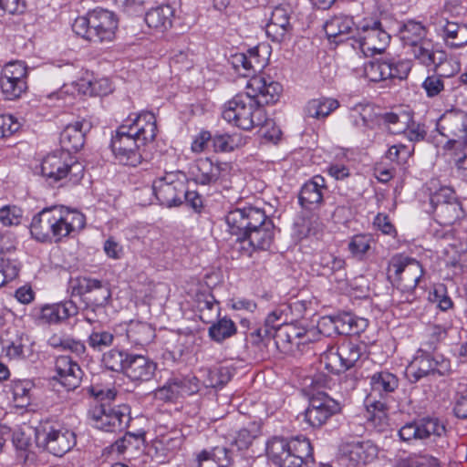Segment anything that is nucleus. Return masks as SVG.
I'll return each mask as SVG.
<instances>
[{
    "label": "nucleus",
    "instance_id": "c85d7f7f",
    "mask_svg": "<svg viewBox=\"0 0 467 467\" xmlns=\"http://www.w3.org/2000/svg\"><path fill=\"white\" fill-rule=\"evenodd\" d=\"M157 364L143 355L130 354L124 374L134 382L150 380L156 372Z\"/></svg>",
    "mask_w": 467,
    "mask_h": 467
},
{
    "label": "nucleus",
    "instance_id": "ddd939ff",
    "mask_svg": "<svg viewBox=\"0 0 467 467\" xmlns=\"http://www.w3.org/2000/svg\"><path fill=\"white\" fill-rule=\"evenodd\" d=\"M412 64L409 59L384 57L370 60L364 65V76L369 81L379 82L386 79H405Z\"/></svg>",
    "mask_w": 467,
    "mask_h": 467
},
{
    "label": "nucleus",
    "instance_id": "e433bc0d",
    "mask_svg": "<svg viewBox=\"0 0 467 467\" xmlns=\"http://www.w3.org/2000/svg\"><path fill=\"white\" fill-rule=\"evenodd\" d=\"M195 307L200 313V318L204 323H210L214 316L219 315V302L209 291H200L195 294Z\"/></svg>",
    "mask_w": 467,
    "mask_h": 467
},
{
    "label": "nucleus",
    "instance_id": "69168bd1",
    "mask_svg": "<svg viewBox=\"0 0 467 467\" xmlns=\"http://www.w3.org/2000/svg\"><path fill=\"white\" fill-rule=\"evenodd\" d=\"M88 392L99 404L109 403L116 399L117 389L115 388H102L100 386H90Z\"/></svg>",
    "mask_w": 467,
    "mask_h": 467
},
{
    "label": "nucleus",
    "instance_id": "f03ea898",
    "mask_svg": "<svg viewBox=\"0 0 467 467\" xmlns=\"http://www.w3.org/2000/svg\"><path fill=\"white\" fill-rule=\"evenodd\" d=\"M157 124L153 113L146 111L129 117L111 138L110 148L115 159L123 165L136 167L141 163L140 148L156 137Z\"/></svg>",
    "mask_w": 467,
    "mask_h": 467
},
{
    "label": "nucleus",
    "instance_id": "e2e57ef3",
    "mask_svg": "<svg viewBox=\"0 0 467 467\" xmlns=\"http://www.w3.org/2000/svg\"><path fill=\"white\" fill-rule=\"evenodd\" d=\"M156 396L162 400L171 401L181 397L180 390L178 388V383L175 380V378L172 377L168 379V381L156 391Z\"/></svg>",
    "mask_w": 467,
    "mask_h": 467
},
{
    "label": "nucleus",
    "instance_id": "2eb2a0df",
    "mask_svg": "<svg viewBox=\"0 0 467 467\" xmlns=\"http://www.w3.org/2000/svg\"><path fill=\"white\" fill-rule=\"evenodd\" d=\"M351 39V46L354 48L358 45L365 56H372L385 50L390 41V35L385 31L379 21H365L358 29V36Z\"/></svg>",
    "mask_w": 467,
    "mask_h": 467
},
{
    "label": "nucleus",
    "instance_id": "473e14b6",
    "mask_svg": "<svg viewBox=\"0 0 467 467\" xmlns=\"http://www.w3.org/2000/svg\"><path fill=\"white\" fill-rule=\"evenodd\" d=\"M77 314V305L73 301L67 300L59 304L43 306L39 317L46 323L57 324Z\"/></svg>",
    "mask_w": 467,
    "mask_h": 467
},
{
    "label": "nucleus",
    "instance_id": "1a4fd4ad",
    "mask_svg": "<svg viewBox=\"0 0 467 467\" xmlns=\"http://www.w3.org/2000/svg\"><path fill=\"white\" fill-rule=\"evenodd\" d=\"M434 220L441 226H451L466 217V213L455 191L441 186L430 195Z\"/></svg>",
    "mask_w": 467,
    "mask_h": 467
},
{
    "label": "nucleus",
    "instance_id": "13d9d810",
    "mask_svg": "<svg viewBox=\"0 0 467 467\" xmlns=\"http://www.w3.org/2000/svg\"><path fill=\"white\" fill-rule=\"evenodd\" d=\"M402 133L410 141L419 142L425 140L427 129L424 124L414 121L410 117V120L407 122V127L402 130Z\"/></svg>",
    "mask_w": 467,
    "mask_h": 467
},
{
    "label": "nucleus",
    "instance_id": "a19ab883",
    "mask_svg": "<svg viewBox=\"0 0 467 467\" xmlns=\"http://www.w3.org/2000/svg\"><path fill=\"white\" fill-rule=\"evenodd\" d=\"M400 35L404 45L410 47L427 39V29L421 23L410 20L403 25Z\"/></svg>",
    "mask_w": 467,
    "mask_h": 467
},
{
    "label": "nucleus",
    "instance_id": "9b49d317",
    "mask_svg": "<svg viewBox=\"0 0 467 467\" xmlns=\"http://www.w3.org/2000/svg\"><path fill=\"white\" fill-rule=\"evenodd\" d=\"M36 442L56 456H63L76 444L75 433L54 423H41L35 429Z\"/></svg>",
    "mask_w": 467,
    "mask_h": 467
},
{
    "label": "nucleus",
    "instance_id": "052dcab7",
    "mask_svg": "<svg viewBox=\"0 0 467 467\" xmlns=\"http://www.w3.org/2000/svg\"><path fill=\"white\" fill-rule=\"evenodd\" d=\"M235 135L219 134L213 138V145L215 151L229 152L239 146Z\"/></svg>",
    "mask_w": 467,
    "mask_h": 467
},
{
    "label": "nucleus",
    "instance_id": "f704fd0d",
    "mask_svg": "<svg viewBox=\"0 0 467 467\" xmlns=\"http://www.w3.org/2000/svg\"><path fill=\"white\" fill-rule=\"evenodd\" d=\"M126 335L131 344L145 346L155 337V329L147 322L131 320L128 324Z\"/></svg>",
    "mask_w": 467,
    "mask_h": 467
},
{
    "label": "nucleus",
    "instance_id": "a18cd8bd",
    "mask_svg": "<svg viewBox=\"0 0 467 467\" xmlns=\"http://www.w3.org/2000/svg\"><path fill=\"white\" fill-rule=\"evenodd\" d=\"M115 339V336L109 330H105L100 326H94L89 333L87 343L90 348L95 351H102L110 347Z\"/></svg>",
    "mask_w": 467,
    "mask_h": 467
},
{
    "label": "nucleus",
    "instance_id": "72a5a7b5",
    "mask_svg": "<svg viewBox=\"0 0 467 467\" xmlns=\"http://www.w3.org/2000/svg\"><path fill=\"white\" fill-rule=\"evenodd\" d=\"M175 9L170 5H161L150 9L145 14V22L149 27L164 32L171 27Z\"/></svg>",
    "mask_w": 467,
    "mask_h": 467
},
{
    "label": "nucleus",
    "instance_id": "37998d69",
    "mask_svg": "<svg viewBox=\"0 0 467 467\" xmlns=\"http://www.w3.org/2000/svg\"><path fill=\"white\" fill-rule=\"evenodd\" d=\"M447 44L451 47L459 48L467 45V26L447 21L443 26Z\"/></svg>",
    "mask_w": 467,
    "mask_h": 467
},
{
    "label": "nucleus",
    "instance_id": "20e7f679",
    "mask_svg": "<svg viewBox=\"0 0 467 467\" xmlns=\"http://www.w3.org/2000/svg\"><path fill=\"white\" fill-rule=\"evenodd\" d=\"M269 460L278 467H302L313 462V448L306 437H274L266 444Z\"/></svg>",
    "mask_w": 467,
    "mask_h": 467
},
{
    "label": "nucleus",
    "instance_id": "5fc2aeb1",
    "mask_svg": "<svg viewBox=\"0 0 467 467\" xmlns=\"http://www.w3.org/2000/svg\"><path fill=\"white\" fill-rule=\"evenodd\" d=\"M32 383L26 380L15 381L12 385L13 399L17 407L24 408L30 403Z\"/></svg>",
    "mask_w": 467,
    "mask_h": 467
},
{
    "label": "nucleus",
    "instance_id": "4d7b16f0",
    "mask_svg": "<svg viewBox=\"0 0 467 467\" xmlns=\"http://www.w3.org/2000/svg\"><path fill=\"white\" fill-rule=\"evenodd\" d=\"M400 467H440L439 460L429 454L415 455L400 462Z\"/></svg>",
    "mask_w": 467,
    "mask_h": 467
},
{
    "label": "nucleus",
    "instance_id": "a211bd4d",
    "mask_svg": "<svg viewBox=\"0 0 467 467\" xmlns=\"http://www.w3.org/2000/svg\"><path fill=\"white\" fill-rule=\"evenodd\" d=\"M27 67L22 61L6 64L0 73V88L8 100L21 97L27 89Z\"/></svg>",
    "mask_w": 467,
    "mask_h": 467
},
{
    "label": "nucleus",
    "instance_id": "aec40b11",
    "mask_svg": "<svg viewBox=\"0 0 467 467\" xmlns=\"http://www.w3.org/2000/svg\"><path fill=\"white\" fill-rule=\"evenodd\" d=\"M445 432L446 428L439 419L427 417L403 425L399 431V436L401 441L410 442L441 437Z\"/></svg>",
    "mask_w": 467,
    "mask_h": 467
},
{
    "label": "nucleus",
    "instance_id": "de8ad7c7",
    "mask_svg": "<svg viewBox=\"0 0 467 467\" xmlns=\"http://www.w3.org/2000/svg\"><path fill=\"white\" fill-rule=\"evenodd\" d=\"M409 120H410V115L405 112L400 114L386 112L379 116V121L393 134L402 133Z\"/></svg>",
    "mask_w": 467,
    "mask_h": 467
},
{
    "label": "nucleus",
    "instance_id": "c756f323",
    "mask_svg": "<svg viewBox=\"0 0 467 467\" xmlns=\"http://www.w3.org/2000/svg\"><path fill=\"white\" fill-rule=\"evenodd\" d=\"M221 171V165L214 164L209 158H201L190 168V175L196 184L213 185L219 180Z\"/></svg>",
    "mask_w": 467,
    "mask_h": 467
},
{
    "label": "nucleus",
    "instance_id": "bb28decb",
    "mask_svg": "<svg viewBox=\"0 0 467 467\" xmlns=\"http://www.w3.org/2000/svg\"><path fill=\"white\" fill-rule=\"evenodd\" d=\"M320 325L331 327L338 335H358L367 327L368 321L349 313H343L322 318Z\"/></svg>",
    "mask_w": 467,
    "mask_h": 467
},
{
    "label": "nucleus",
    "instance_id": "3c124183",
    "mask_svg": "<svg viewBox=\"0 0 467 467\" xmlns=\"http://www.w3.org/2000/svg\"><path fill=\"white\" fill-rule=\"evenodd\" d=\"M320 265L336 275V281L344 282L346 280L345 260L343 258L337 257L332 254H325L320 258Z\"/></svg>",
    "mask_w": 467,
    "mask_h": 467
},
{
    "label": "nucleus",
    "instance_id": "39448f33",
    "mask_svg": "<svg viewBox=\"0 0 467 467\" xmlns=\"http://www.w3.org/2000/svg\"><path fill=\"white\" fill-rule=\"evenodd\" d=\"M400 380L396 374L380 370L369 377L370 391L365 399L369 420L384 427L388 425L387 399L399 388Z\"/></svg>",
    "mask_w": 467,
    "mask_h": 467
},
{
    "label": "nucleus",
    "instance_id": "603ef678",
    "mask_svg": "<svg viewBox=\"0 0 467 467\" xmlns=\"http://www.w3.org/2000/svg\"><path fill=\"white\" fill-rule=\"evenodd\" d=\"M374 239L371 234H359L354 235L348 243V250L358 259H363L365 254L371 249Z\"/></svg>",
    "mask_w": 467,
    "mask_h": 467
},
{
    "label": "nucleus",
    "instance_id": "774afa93",
    "mask_svg": "<svg viewBox=\"0 0 467 467\" xmlns=\"http://www.w3.org/2000/svg\"><path fill=\"white\" fill-rule=\"evenodd\" d=\"M88 87L84 91L94 96H105L112 91L111 83L108 78H99L88 81Z\"/></svg>",
    "mask_w": 467,
    "mask_h": 467
},
{
    "label": "nucleus",
    "instance_id": "cd10ccee",
    "mask_svg": "<svg viewBox=\"0 0 467 467\" xmlns=\"http://www.w3.org/2000/svg\"><path fill=\"white\" fill-rule=\"evenodd\" d=\"M327 190L324 177L316 175L301 187L299 203L305 209L315 210L322 204Z\"/></svg>",
    "mask_w": 467,
    "mask_h": 467
},
{
    "label": "nucleus",
    "instance_id": "c9c22d12",
    "mask_svg": "<svg viewBox=\"0 0 467 467\" xmlns=\"http://www.w3.org/2000/svg\"><path fill=\"white\" fill-rule=\"evenodd\" d=\"M339 107L337 99L318 98L310 99L304 108L306 118L316 119H325Z\"/></svg>",
    "mask_w": 467,
    "mask_h": 467
},
{
    "label": "nucleus",
    "instance_id": "bf43d9fd",
    "mask_svg": "<svg viewBox=\"0 0 467 467\" xmlns=\"http://www.w3.org/2000/svg\"><path fill=\"white\" fill-rule=\"evenodd\" d=\"M178 383L181 397L195 394L200 389L199 379L192 375L185 377H174Z\"/></svg>",
    "mask_w": 467,
    "mask_h": 467
},
{
    "label": "nucleus",
    "instance_id": "4468645a",
    "mask_svg": "<svg viewBox=\"0 0 467 467\" xmlns=\"http://www.w3.org/2000/svg\"><path fill=\"white\" fill-rule=\"evenodd\" d=\"M451 372V360L443 355H431V352L420 348L418 355L409 367V377L411 382H417L431 376H447Z\"/></svg>",
    "mask_w": 467,
    "mask_h": 467
},
{
    "label": "nucleus",
    "instance_id": "4be33fe9",
    "mask_svg": "<svg viewBox=\"0 0 467 467\" xmlns=\"http://www.w3.org/2000/svg\"><path fill=\"white\" fill-rule=\"evenodd\" d=\"M379 453L378 446L371 441H353L340 446V454L349 466L359 467L372 462Z\"/></svg>",
    "mask_w": 467,
    "mask_h": 467
},
{
    "label": "nucleus",
    "instance_id": "393cba45",
    "mask_svg": "<svg viewBox=\"0 0 467 467\" xmlns=\"http://www.w3.org/2000/svg\"><path fill=\"white\" fill-rule=\"evenodd\" d=\"M291 30L289 9L283 5L275 6L272 11L269 22L265 26L267 36L272 41L280 43L289 36Z\"/></svg>",
    "mask_w": 467,
    "mask_h": 467
},
{
    "label": "nucleus",
    "instance_id": "7ed1b4c3",
    "mask_svg": "<svg viewBox=\"0 0 467 467\" xmlns=\"http://www.w3.org/2000/svg\"><path fill=\"white\" fill-rule=\"evenodd\" d=\"M86 224L85 215L63 205L42 209L30 223V233L39 242L58 243L63 238L79 233Z\"/></svg>",
    "mask_w": 467,
    "mask_h": 467
},
{
    "label": "nucleus",
    "instance_id": "864d4df0",
    "mask_svg": "<svg viewBox=\"0 0 467 467\" xmlns=\"http://www.w3.org/2000/svg\"><path fill=\"white\" fill-rule=\"evenodd\" d=\"M320 364L331 374L344 371L337 347L327 348L320 356Z\"/></svg>",
    "mask_w": 467,
    "mask_h": 467
},
{
    "label": "nucleus",
    "instance_id": "338daca9",
    "mask_svg": "<svg viewBox=\"0 0 467 467\" xmlns=\"http://www.w3.org/2000/svg\"><path fill=\"white\" fill-rule=\"evenodd\" d=\"M410 154L411 150L408 146L399 143L389 148L386 158L392 162L400 164L405 162Z\"/></svg>",
    "mask_w": 467,
    "mask_h": 467
},
{
    "label": "nucleus",
    "instance_id": "f3484780",
    "mask_svg": "<svg viewBox=\"0 0 467 467\" xmlns=\"http://www.w3.org/2000/svg\"><path fill=\"white\" fill-rule=\"evenodd\" d=\"M438 132L448 139L444 148L451 149L455 143L467 142V113L462 110H448L437 121Z\"/></svg>",
    "mask_w": 467,
    "mask_h": 467
},
{
    "label": "nucleus",
    "instance_id": "8fccbe9b",
    "mask_svg": "<svg viewBox=\"0 0 467 467\" xmlns=\"http://www.w3.org/2000/svg\"><path fill=\"white\" fill-rule=\"evenodd\" d=\"M205 379L203 384L206 388L223 387L231 379V373L228 368L220 367L213 368H205L202 370Z\"/></svg>",
    "mask_w": 467,
    "mask_h": 467
},
{
    "label": "nucleus",
    "instance_id": "0eeeda50",
    "mask_svg": "<svg viewBox=\"0 0 467 467\" xmlns=\"http://www.w3.org/2000/svg\"><path fill=\"white\" fill-rule=\"evenodd\" d=\"M117 27L115 15L102 8H96L87 16L77 17L72 25V29L78 36L92 42L112 41Z\"/></svg>",
    "mask_w": 467,
    "mask_h": 467
},
{
    "label": "nucleus",
    "instance_id": "79ce46f5",
    "mask_svg": "<svg viewBox=\"0 0 467 467\" xmlns=\"http://www.w3.org/2000/svg\"><path fill=\"white\" fill-rule=\"evenodd\" d=\"M237 331L234 322L223 317L213 322L208 329L209 337L217 343H222L223 340L233 337Z\"/></svg>",
    "mask_w": 467,
    "mask_h": 467
},
{
    "label": "nucleus",
    "instance_id": "ea45409f",
    "mask_svg": "<svg viewBox=\"0 0 467 467\" xmlns=\"http://www.w3.org/2000/svg\"><path fill=\"white\" fill-rule=\"evenodd\" d=\"M301 337L302 333L299 329L291 325H285L274 332L273 339L281 352L287 353L293 350V345H296L297 338Z\"/></svg>",
    "mask_w": 467,
    "mask_h": 467
},
{
    "label": "nucleus",
    "instance_id": "6e6552de",
    "mask_svg": "<svg viewBox=\"0 0 467 467\" xmlns=\"http://www.w3.org/2000/svg\"><path fill=\"white\" fill-rule=\"evenodd\" d=\"M41 174L50 182L65 178L77 184L84 175V166L67 151L56 150L47 154L41 162Z\"/></svg>",
    "mask_w": 467,
    "mask_h": 467
},
{
    "label": "nucleus",
    "instance_id": "7c9ffc66",
    "mask_svg": "<svg viewBox=\"0 0 467 467\" xmlns=\"http://www.w3.org/2000/svg\"><path fill=\"white\" fill-rule=\"evenodd\" d=\"M88 124L84 121H76L75 123L68 124L60 133V146L61 151L76 152L79 150L85 142V130Z\"/></svg>",
    "mask_w": 467,
    "mask_h": 467
},
{
    "label": "nucleus",
    "instance_id": "dca6fc26",
    "mask_svg": "<svg viewBox=\"0 0 467 467\" xmlns=\"http://www.w3.org/2000/svg\"><path fill=\"white\" fill-rule=\"evenodd\" d=\"M184 188V175L180 171L168 172L156 179L152 184L153 193L160 204L167 207L182 203Z\"/></svg>",
    "mask_w": 467,
    "mask_h": 467
},
{
    "label": "nucleus",
    "instance_id": "f8f14e48",
    "mask_svg": "<svg viewBox=\"0 0 467 467\" xmlns=\"http://www.w3.org/2000/svg\"><path fill=\"white\" fill-rule=\"evenodd\" d=\"M68 289L72 296H80L87 307H90L92 311L104 307L111 297V291L107 283L86 276L70 278Z\"/></svg>",
    "mask_w": 467,
    "mask_h": 467
},
{
    "label": "nucleus",
    "instance_id": "49530a36",
    "mask_svg": "<svg viewBox=\"0 0 467 467\" xmlns=\"http://www.w3.org/2000/svg\"><path fill=\"white\" fill-rule=\"evenodd\" d=\"M447 330L440 325H429L425 330V338L421 343V349L427 352L434 351L438 345L446 338Z\"/></svg>",
    "mask_w": 467,
    "mask_h": 467
},
{
    "label": "nucleus",
    "instance_id": "6ab92c4d",
    "mask_svg": "<svg viewBox=\"0 0 467 467\" xmlns=\"http://www.w3.org/2000/svg\"><path fill=\"white\" fill-rule=\"evenodd\" d=\"M339 411L340 405L337 401L326 393H318L310 398L303 417L309 426L319 428Z\"/></svg>",
    "mask_w": 467,
    "mask_h": 467
},
{
    "label": "nucleus",
    "instance_id": "09e8293b",
    "mask_svg": "<svg viewBox=\"0 0 467 467\" xmlns=\"http://www.w3.org/2000/svg\"><path fill=\"white\" fill-rule=\"evenodd\" d=\"M130 357V354L113 348L103 355L102 362L108 369L124 373L126 370V363H128Z\"/></svg>",
    "mask_w": 467,
    "mask_h": 467
},
{
    "label": "nucleus",
    "instance_id": "b1692460",
    "mask_svg": "<svg viewBox=\"0 0 467 467\" xmlns=\"http://www.w3.org/2000/svg\"><path fill=\"white\" fill-rule=\"evenodd\" d=\"M410 52L420 64L427 67H433L435 72L452 62V60H448L446 53L437 49L434 43L429 38L410 47Z\"/></svg>",
    "mask_w": 467,
    "mask_h": 467
},
{
    "label": "nucleus",
    "instance_id": "c03bdc74",
    "mask_svg": "<svg viewBox=\"0 0 467 467\" xmlns=\"http://www.w3.org/2000/svg\"><path fill=\"white\" fill-rule=\"evenodd\" d=\"M338 352L344 371L354 367L362 355V348L356 343L344 340L338 346Z\"/></svg>",
    "mask_w": 467,
    "mask_h": 467
},
{
    "label": "nucleus",
    "instance_id": "680f3d73",
    "mask_svg": "<svg viewBox=\"0 0 467 467\" xmlns=\"http://www.w3.org/2000/svg\"><path fill=\"white\" fill-rule=\"evenodd\" d=\"M21 217V209L15 205H5L0 208V222L5 226L19 224Z\"/></svg>",
    "mask_w": 467,
    "mask_h": 467
},
{
    "label": "nucleus",
    "instance_id": "6e6d98bb",
    "mask_svg": "<svg viewBox=\"0 0 467 467\" xmlns=\"http://www.w3.org/2000/svg\"><path fill=\"white\" fill-rule=\"evenodd\" d=\"M280 306V313L283 314L285 318H286L287 325H290L300 318L306 309L305 304L298 300L291 303H283Z\"/></svg>",
    "mask_w": 467,
    "mask_h": 467
},
{
    "label": "nucleus",
    "instance_id": "a878e982",
    "mask_svg": "<svg viewBox=\"0 0 467 467\" xmlns=\"http://www.w3.org/2000/svg\"><path fill=\"white\" fill-rule=\"evenodd\" d=\"M57 380L67 389H76L81 383L83 371L79 365L68 356H59L55 363Z\"/></svg>",
    "mask_w": 467,
    "mask_h": 467
},
{
    "label": "nucleus",
    "instance_id": "0e129e2a",
    "mask_svg": "<svg viewBox=\"0 0 467 467\" xmlns=\"http://www.w3.org/2000/svg\"><path fill=\"white\" fill-rule=\"evenodd\" d=\"M260 127L259 133L266 140L276 143L282 135L281 130L275 125L273 119L266 117V120Z\"/></svg>",
    "mask_w": 467,
    "mask_h": 467
},
{
    "label": "nucleus",
    "instance_id": "423d86ee",
    "mask_svg": "<svg viewBox=\"0 0 467 467\" xmlns=\"http://www.w3.org/2000/svg\"><path fill=\"white\" fill-rule=\"evenodd\" d=\"M222 117L229 124L244 130H251L266 120L265 109L246 91L235 95L224 104Z\"/></svg>",
    "mask_w": 467,
    "mask_h": 467
},
{
    "label": "nucleus",
    "instance_id": "58836bf2",
    "mask_svg": "<svg viewBox=\"0 0 467 467\" xmlns=\"http://www.w3.org/2000/svg\"><path fill=\"white\" fill-rule=\"evenodd\" d=\"M10 359H22L31 353V341L24 333L16 334L13 339L7 340L3 348Z\"/></svg>",
    "mask_w": 467,
    "mask_h": 467
},
{
    "label": "nucleus",
    "instance_id": "5701e85b",
    "mask_svg": "<svg viewBox=\"0 0 467 467\" xmlns=\"http://www.w3.org/2000/svg\"><path fill=\"white\" fill-rule=\"evenodd\" d=\"M282 86L275 81L265 78L262 76L252 77L246 85V92L259 102L263 107L275 103L281 95Z\"/></svg>",
    "mask_w": 467,
    "mask_h": 467
},
{
    "label": "nucleus",
    "instance_id": "f257e3e1",
    "mask_svg": "<svg viewBox=\"0 0 467 467\" xmlns=\"http://www.w3.org/2000/svg\"><path fill=\"white\" fill-rule=\"evenodd\" d=\"M229 232L237 235L234 247L251 256L256 250H267L273 243L275 225L265 211L256 205L231 209L225 215Z\"/></svg>",
    "mask_w": 467,
    "mask_h": 467
},
{
    "label": "nucleus",
    "instance_id": "412c9836",
    "mask_svg": "<svg viewBox=\"0 0 467 467\" xmlns=\"http://www.w3.org/2000/svg\"><path fill=\"white\" fill-rule=\"evenodd\" d=\"M388 272L393 274L399 281L404 282V285L410 288H415L423 275L420 262L404 254H396L390 259Z\"/></svg>",
    "mask_w": 467,
    "mask_h": 467
},
{
    "label": "nucleus",
    "instance_id": "4c0bfd02",
    "mask_svg": "<svg viewBox=\"0 0 467 467\" xmlns=\"http://www.w3.org/2000/svg\"><path fill=\"white\" fill-rule=\"evenodd\" d=\"M451 67V71L447 72L443 67L439 68L441 73L439 75H431L425 78L422 82V88L425 90L427 97L434 98L438 96L444 89V82L442 77H451L460 70V63L452 61L449 64Z\"/></svg>",
    "mask_w": 467,
    "mask_h": 467
},
{
    "label": "nucleus",
    "instance_id": "9d476101",
    "mask_svg": "<svg viewBox=\"0 0 467 467\" xmlns=\"http://www.w3.org/2000/svg\"><path fill=\"white\" fill-rule=\"evenodd\" d=\"M88 416L95 428L106 432H121L131 420L130 408L124 404H97L88 410Z\"/></svg>",
    "mask_w": 467,
    "mask_h": 467
},
{
    "label": "nucleus",
    "instance_id": "2f4dec72",
    "mask_svg": "<svg viewBox=\"0 0 467 467\" xmlns=\"http://www.w3.org/2000/svg\"><path fill=\"white\" fill-rule=\"evenodd\" d=\"M354 27L353 19L348 16H336L327 20L324 26V30L327 38L336 43H341L350 39L348 36Z\"/></svg>",
    "mask_w": 467,
    "mask_h": 467
}]
</instances>
